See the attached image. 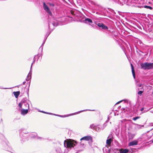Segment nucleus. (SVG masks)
Here are the masks:
<instances>
[{"instance_id": "18", "label": "nucleus", "mask_w": 153, "mask_h": 153, "mask_svg": "<svg viewBox=\"0 0 153 153\" xmlns=\"http://www.w3.org/2000/svg\"><path fill=\"white\" fill-rule=\"evenodd\" d=\"M131 68L132 69V72L133 75V77L135 79V72L134 71V67L132 64H131Z\"/></svg>"}, {"instance_id": "43", "label": "nucleus", "mask_w": 153, "mask_h": 153, "mask_svg": "<svg viewBox=\"0 0 153 153\" xmlns=\"http://www.w3.org/2000/svg\"><path fill=\"white\" fill-rule=\"evenodd\" d=\"M39 111L44 113H45V114H46V113H47V112H45V111Z\"/></svg>"}, {"instance_id": "38", "label": "nucleus", "mask_w": 153, "mask_h": 153, "mask_svg": "<svg viewBox=\"0 0 153 153\" xmlns=\"http://www.w3.org/2000/svg\"><path fill=\"white\" fill-rule=\"evenodd\" d=\"M36 137V135L35 134H31L30 135V137L31 138H35Z\"/></svg>"}, {"instance_id": "35", "label": "nucleus", "mask_w": 153, "mask_h": 153, "mask_svg": "<svg viewBox=\"0 0 153 153\" xmlns=\"http://www.w3.org/2000/svg\"><path fill=\"white\" fill-rule=\"evenodd\" d=\"M135 125H136L137 126V127L139 129L141 128V127H143L144 126L143 125L141 126V125H139L138 124H135Z\"/></svg>"}, {"instance_id": "19", "label": "nucleus", "mask_w": 153, "mask_h": 153, "mask_svg": "<svg viewBox=\"0 0 153 153\" xmlns=\"http://www.w3.org/2000/svg\"><path fill=\"white\" fill-rule=\"evenodd\" d=\"M53 29H48V30L47 31V33L45 36V38H46V39H47L48 36L53 31Z\"/></svg>"}, {"instance_id": "50", "label": "nucleus", "mask_w": 153, "mask_h": 153, "mask_svg": "<svg viewBox=\"0 0 153 153\" xmlns=\"http://www.w3.org/2000/svg\"><path fill=\"white\" fill-rule=\"evenodd\" d=\"M141 84H140L138 85L140 87L141 86Z\"/></svg>"}, {"instance_id": "37", "label": "nucleus", "mask_w": 153, "mask_h": 153, "mask_svg": "<svg viewBox=\"0 0 153 153\" xmlns=\"http://www.w3.org/2000/svg\"><path fill=\"white\" fill-rule=\"evenodd\" d=\"M48 4H49L50 6H52V7H54L55 6V4L53 3H48Z\"/></svg>"}, {"instance_id": "46", "label": "nucleus", "mask_w": 153, "mask_h": 153, "mask_svg": "<svg viewBox=\"0 0 153 153\" xmlns=\"http://www.w3.org/2000/svg\"><path fill=\"white\" fill-rule=\"evenodd\" d=\"M1 123H2V119H1V122H0V124H1Z\"/></svg>"}, {"instance_id": "1", "label": "nucleus", "mask_w": 153, "mask_h": 153, "mask_svg": "<svg viewBox=\"0 0 153 153\" xmlns=\"http://www.w3.org/2000/svg\"><path fill=\"white\" fill-rule=\"evenodd\" d=\"M141 68L144 70L153 69V63L146 62L141 64Z\"/></svg>"}, {"instance_id": "41", "label": "nucleus", "mask_w": 153, "mask_h": 153, "mask_svg": "<svg viewBox=\"0 0 153 153\" xmlns=\"http://www.w3.org/2000/svg\"><path fill=\"white\" fill-rule=\"evenodd\" d=\"M37 138L38 139H40L41 140H43L44 139V138H43L39 137H37Z\"/></svg>"}, {"instance_id": "44", "label": "nucleus", "mask_w": 153, "mask_h": 153, "mask_svg": "<svg viewBox=\"0 0 153 153\" xmlns=\"http://www.w3.org/2000/svg\"><path fill=\"white\" fill-rule=\"evenodd\" d=\"M46 114H53V113H48V112H47V113H46Z\"/></svg>"}, {"instance_id": "40", "label": "nucleus", "mask_w": 153, "mask_h": 153, "mask_svg": "<svg viewBox=\"0 0 153 153\" xmlns=\"http://www.w3.org/2000/svg\"><path fill=\"white\" fill-rule=\"evenodd\" d=\"M22 105H23V104L21 102L19 103L18 105L20 108H22Z\"/></svg>"}, {"instance_id": "4", "label": "nucleus", "mask_w": 153, "mask_h": 153, "mask_svg": "<svg viewBox=\"0 0 153 153\" xmlns=\"http://www.w3.org/2000/svg\"><path fill=\"white\" fill-rule=\"evenodd\" d=\"M104 30H106L107 33H108V34L112 35V36H113V35H114L116 38H117L118 37V33L117 31V29H110L109 30H107L108 29Z\"/></svg>"}, {"instance_id": "24", "label": "nucleus", "mask_w": 153, "mask_h": 153, "mask_svg": "<svg viewBox=\"0 0 153 153\" xmlns=\"http://www.w3.org/2000/svg\"><path fill=\"white\" fill-rule=\"evenodd\" d=\"M21 102L23 104L24 103H25L28 102L29 100H27L26 98H24L21 100Z\"/></svg>"}, {"instance_id": "60", "label": "nucleus", "mask_w": 153, "mask_h": 153, "mask_svg": "<svg viewBox=\"0 0 153 153\" xmlns=\"http://www.w3.org/2000/svg\"><path fill=\"white\" fill-rule=\"evenodd\" d=\"M96 13H97H97H97V12H96Z\"/></svg>"}, {"instance_id": "5", "label": "nucleus", "mask_w": 153, "mask_h": 153, "mask_svg": "<svg viewBox=\"0 0 153 153\" xmlns=\"http://www.w3.org/2000/svg\"><path fill=\"white\" fill-rule=\"evenodd\" d=\"M1 145L3 146V148L5 150L8 151H9L10 150V148L9 145V143L7 142L6 140L3 141L1 142Z\"/></svg>"}, {"instance_id": "52", "label": "nucleus", "mask_w": 153, "mask_h": 153, "mask_svg": "<svg viewBox=\"0 0 153 153\" xmlns=\"http://www.w3.org/2000/svg\"><path fill=\"white\" fill-rule=\"evenodd\" d=\"M19 86H20V85H18L17 86H17V87H19Z\"/></svg>"}, {"instance_id": "9", "label": "nucleus", "mask_w": 153, "mask_h": 153, "mask_svg": "<svg viewBox=\"0 0 153 153\" xmlns=\"http://www.w3.org/2000/svg\"><path fill=\"white\" fill-rule=\"evenodd\" d=\"M43 7L45 11L49 13H51L48 7L46 5L45 2L43 3Z\"/></svg>"}, {"instance_id": "55", "label": "nucleus", "mask_w": 153, "mask_h": 153, "mask_svg": "<svg viewBox=\"0 0 153 153\" xmlns=\"http://www.w3.org/2000/svg\"><path fill=\"white\" fill-rule=\"evenodd\" d=\"M122 109H123V110H125V108H122Z\"/></svg>"}, {"instance_id": "51", "label": "nucleus", "mask_w": 153, "mask_h": 153, "mask_svg": "<svg viewBox=\"0 0 153 153\" xmlns=\"http://www.w3.org/2000/svg\"><path fill=\"white\" fill-rule=\"evenodd\" d=\"M151 142H152V143H153V139L151 141Z\"/></svg>"}, {"instance_id": "21", "label": "nucleus", "mask_w": 153, "mask_h": 153, "mask_svg": "<svg viewBox=\"0 0 153 153\" xmlns=\"http://www.w3.org/2000/svg\"><path fill=\"white\" fill-rule=\"evenodd\" d=\"M20 92L19 91H14L13 92V94L16 98H17L18 97L20 94Z\"/></svg>"}, {"instance_id": "6", "label": "nucleus", "mask_w": 153, "mask_h": 153, "mask_svg": "<svg viewBox=\"0 0 153 153\" xmlns=\"http://www.w3.org/2000/svg\"><path fill=\"white\" fill-rule=\"evenodd\" d=\"M113 137L112 134H109L106 140V143L109 147L111 146V144L112 141L113 140Z\"/></svg>"}, {"instance_id": "15", "label": "nucleus", "mask_w": 153, "mask_h": 153, "mask_svg": "<svg viewBox=\"0 0 153 153\" xmlns=\"http://www.w3.org/2000/svg\"><path fill=\"white\" fill-rule=\"evenodd\" d=\"M55 151L57 153H62L61 148L58 146H55Z\"/></svg>"}, {"instance_id": "54", "label": "nucleus", "mask_w": 153, "mask_h": 153, "mask_svg": "<svg viewBox=\"0 0 153 153\" xmlns=\"http://www.w3.org/2000/svg\"><path fill=\"white\" fill-rule=\"evenodd\" d=\"M114 115H116V114H115L114 112Z\"/></svg>"}, {"instance_id": "7", "label": "nucleus", "mask_w": 153, "mask_h": 153, "mask_svg": "<svg viewBox=\"0 0 153 153\" xmlns=\"http://www.w3.org/2000/svg\"><path fill=\"white\" fill-rule=\"evenodd\" d=\"M95 23L96 25L101 29H108L106 26H105L101 22H95Z\"/></svg>"}, {"instance_id": "47", "label": "nucleus", "mask_w": 153, "mask_h": 153, "mask_svg": "<svg viewBox=\"0 0 153 153\" xmlns=\"http://www.w3.org/2000/svg\"><path fill=\"white\" fill-rule=\"evenodd\" d=\"M150 109V108L149 109L146 110L145 111H144V112H147V111H148Z\"/></svg>"}, {"instance_id": "59", "label": "nucleus", "mask_w": 153, "mask_h": 153, "mask_svg": "<svg viewBox=\"0 0 153 153\" xmlns=\"http://www.w3.org/2000/svg\"><path fill=\"white\" fill-rule=\"evenodd\" d=\"M122 33H121L122 34V35H123V34H122Z\"/></svg>"}, {"instance_id": "32", "label": "nucleus", "mask_w": 153, "mask_h": 153, "mask_svg": "<svg viewBox=\"0 0 153 153\" xmlns=\"http://www.w3.org/2000/svg\"><path fill=\"white\" fill-rule=\"evenodd\" d=\"M140 118V117L139 116L135 117H134L132 118V120H137L139 119Z\"/></svg>"}, {"instance_id": "58", "label": "nucleus", "mask_w": 153, "mask_h": 153, "mask_svg": "<svg viewBox=\"0 0 153 153\" xmlns=\"http://www.w3.org/2000/svg\"><path fill=\"white\" fill-rule=\"evenodd\" d=\"M30 83H29V86H30Z\"/></svg>"}, {"instance_id": "3", "label": "nucleus", "mask_w": 153, "mask_h": 153, "mask_svg": "<svg viewBox=\"0 0 153 153\" xmlns=\"http://www.w3.org/2000/svg\"><path fill=\"white\" fill-rule=\"evenodd\" d=\"M20 136L22 139V141L24 142L27 139L28 136L27 132L25 130L21 129L19 131Z\"/></svg>"}, {"instance_id": "30", "label": "nucleus", "mask_w": 153, "mask_h": 153, "mask_svg": "<svg viewBox=\"0 0 153 153\" xmlns=\"http://www.w3.org/2000/svg\"><path fill=\"white\" fill-rule=\"evenodd\" d=\"M96 126L94 124H93L90 125V127L91 128L94 130Z\"/></svg>"}, {"instance_id": "53", "label": "nucleus", "mask_w": 153, "mask_h": 153, "mask_svg": "<svg viewBox=\"0 0 153 153\" xmlns=\"http://www.w3.org/2000/svg\"><path fill=\"white\" fill-rule=\"evenodd\" d=\"M55 114H52V115H55Z\"/></svg>"}, {"instance_id": "2", "label": "nucleus", "mask_w": 153, "mask_h": 153, "mask_svg": "<svg viewBox=\"0 0 153 153\" xmlns=\"http://www.w3.org/2000/svg\"><path fill=\"white\" fill-rule=\"evenodd\" d=\"M65 141H64V145L65 147H67L69 148H70V149L72 148H74V146L76 145L77 142L76 141H75L74 140H71L69 142H66V144L65 143Z\"/></svg>"}, {"instance_id": "13", "label": "nucleus", "mask_w": 153, "mask_h": 153, "mask_svg": "<svg viewBox=\"0 0 153 153\" xmlns=\"http://www.w3.org/2000/svg\"><path fill=\"white\" fill-rule=\"evenodd\" d=\"M91 139V137L90 136H85L83 137L80 139V140H84L86 141L89 140Z\"/></svg>"}, {"instance_id": "45", "label": "nucleus", "mask_w": 153, "mask_h": 153, "mask_svg": "<svg viewBox=\"0 0 153 153\" xmlns=\"http://www.w3.org/2000/svg\"><path fill=\"white\" fill-rule=\"evenodd\" d=\"M122 101V100H121V101H120L118 102H117L116 103V104H119V103H120Z\"/></svg>"}, {"instance_id": "62", "label": "nucleus", "mask_w": 153, "mask_h": 153, "mask_svg": "<svg viewBox=\"0 0 153 153\" xmlns=\"http://www.w3.org/2000/svg\"><path fill=\"white\" fill-rule=\"evenodd\" d=\"M0 111H1V109H0Z\"/></svg>"}, {"instance_id": "20", "label": "nucleus", "mask_w": 153, "mask_h": 153, "mask_svg": "<svg viewBox=\"0 0 153 153\" xmlns=\"http://www.w3.org/2000/svg\"><path fill=\"white\" fill-rule=\"evenodd\" d=\"M129 151V150L127 149H120V153H127Z\"/></svg>"}, {"instance_id": "31", "label": "nucleus", "mask_w": 153, "mask_h": 153, "mask_svg": "<svg viewBox=\"0 0 153 153\" xmlns=\"http://www.w3.org/2000/svg\"><path fill=\"white\" fill-rule=\"evenodd\" d=\"M40 56L39 54H38L37 55H35L34 57V58H35L36 59H37V60L38 61V59H39Z\"/></svg>"}, {"instance_id": "16", "label": "nucleus", "mask_w": 153, "mask_h": 153, "mask_svg": "<svg viewBox=\"0 0 153 153\" xmlns=\"http://www.w3.org/2000/svg\"><path fill=\"white\" fill-rule=\"evenodd\" d=\"M31 72L32 71L31 70H30V71L29 72L28 75L27 76V78L26 79V81H29L31 79L32 75Z\"/></svg>"}, {"instance_id": "49", "label": "nucleus", "mask_w": 153, "mask_h": 153, "mask_svg": "<svg viewBox=\"0 0 153 153\" xmlns=\"http://www.w3.org/2000/svg\"><path fill=\"white\" fill-rule=\"evenodd\" d=\"M25 83H26V82H25V81H24V82H23V83H22V84H23V85H24V84H25Z\"/></svg>"}, {"instance_id": "22", "label": "nucleus", "mask_w": 153, "mask_h": 153, "mask_svg": "<svg viewBox=\"0 0 153 153\" xmlns=\"http://www.w3.org/2000/svg\"><path fill=\"white\" fill-rule=\"evenodd\" d=\"M47 39H46V38H45V37L44 39V41L42 43V44L41 46L40 47V48L39 49V50H41V51H42V49H43V46L44 44H45V42Z\"/></svg>"}, {"instance_id": "8", "label": "nucleus", "mask_w": 153, "mask_h": 153, "mask_svg": "<svg viewBox=\"0 0 153 153\" xmlns=\"http://www.w3.org/2000/svg\"><path fill=\"white\" fill-rule=\"evenodd\" d=\"M103 151L104 153H113L112 149H109L108 147H105L103 148Z\"/></svg>"}, {"instance_id": "57", "label": "nucleus", "mask_w": 153, "mask_h": 153, "mask_svg": "<svg viewBox=\"0 0 153 153\" xmlns=\"http://www.w3.org/2000/svg\"><path fill=\"white\" fill-rule=\"evenodd\" d=\"M113 35V36H114V35ZM113 37L114 38V36H113Z\"/></svg>"}, {"instance_id": "26", "label": "nucleus", "mask_w": 153, "mask_h": 153, "mask_svg": "<svg viewBox=\"0 0 153 153\" xmlns=\"http://www.w3.org/2000/svg\"><path fill=\"white\" fill-rule=\"evenodd\" d=\"M101 129V127L96 126L94 130L98 132H99L100 131Z\"/></svg>"}, {"instance_id": "48", "label": "nucleus", "mask_w": 153, "mask_h": 153, "mask_svg": "<svg viewBox=\"0 0 153 153\" xmlns=\"http://www.w3.org/2000/svg\"><path fill=\"white\" fill-rule=\"evenodd\" d=\"M144 108H142L141 109V111H142L144 110Z\"/></svg>"}, {"instance_id": "14", "label": "nucleus", "mask_w": 153, "mask_h": 153, "mask_svg": "<svg viewBox=\"0 0 153 153\" xmlns=\"http://www.w3.org/2000/svg\"><path fill=\"white\" fill-rule=\"evenodd\" d=\"M135 135L134 134L130 132H128V136L129 139L131 140L133 139Z\"/></svg>"}, {"instance_id": "56", "label": "nucleus", "mask_w": 153, "mask_h": 153, "mask_svg": "<svg viewBox=\"0 0 153 153\" xmlns=\"http://www.w3.org/2000/svg\"><path fill=\"white\" fill-rule=\"evenodd\" d=\"M58 115V114H55V116H57V115Z\"/></svg>"}, {"instance_id": "10", "label": "nucleus", "mask_w": 153, "mask_h": 153, "mask_svg": "<svg viewBox=\"0 0 153 153\" xmlns=\"http://www.w3.org/2000/svg\"><path fill=\"white\" fill-rule=\"evenodd\" d=\"M83 22L85 23L90 25L92 23V21L90 19L85 18V20H83Z\"/></svg>"}, {"instance_id": "28", "label": "nucleus", "mask_w": 153, "mask_h": 153, "mask_svg": "<svg viewBox=\"0 0 153 153\" xmlns=\"http://www.w3.org/2000/svg\"><path fill=\"white\" fill-rule=\"evenodd\" d=\"M143 7L146 9H149L151 10H152L153 9V8L152 7L147 5H144L143 6Z\"/></svg>"}, {"instance_id": "23", "label": "nucleus", "mask_w": 153, "mask_h": 153, "mask_svg": "<svg viewBox=\"0 0 153 153\" xmlns=\"http://www.w3.org/2000/svg\"><path fill=\"white\" fill-rule=\"evenodd\" d=\"M47 39H46V38H45V37L44 39V41L42 43V44L41 46L40 47V48L39 49V50H41V51H42V49H43V46L44 44H45V42Z\"/></svg>"}, {"instance_id": "61", "label": "nucleus", "mask_w": 153, "mask_h": 153, "mask_svg": "<svg viewBox=\"0 0 153 153\" xmlns=\"http://www.w3.org/2000/svg\"><path fill=\"white\" fill-rule=\"evenodd\" d=\"M118 114H117V115H118Z\"/></svg>"}, {"instance_id": "17", "label": "nucleus", "mask_w": 153, "mask_h": 153, "mask_svg": "<svg viewBox=\"0 0 153 153\" xmlns=\"http://www.w3.org/2000/svg\"><path fill=\"white\" fill-rule=\"evenodd\" d=\"M94 111L95 110H89V109H85V110H81V111H78V112H76V113H73V114H71L69 115V116H71V115H75V114H79L80 112H83V111Z\"/></svg>"}, {"instance_id": "27", "label": "nucleus", "mask_w": 153, "mask_h": 153, "mask_svg": "<svg viewBox=\"0 0 153 153\" xmlns=\"http://www.w3.org/2000/svg\"><path fill=\"white\" fill-rule=\"evenodd\" d=\"M146 30V32L147 33H148V32H149V33H152V32H151V30L152 29H144V30ZM145 34L146 35L148 36H149V34H148L146 33H145Z\"/></svg>"}, {"instance_id": "12", "label": "nucleus", "mask_w": 153, "mask_h": 153, "mask_svg": "<svg viewBox=\"0 0 153 153\" xmlns=\"http://www.w3.org/2000/svg\"><path fill=\"white\" fill-rule=\"evenodd\" d=\"M28 109H29L27 108L26 109H22L21 110V114L23 115H25L28 112Z\"/></svg>"}, {"instance_id": "33", "label": "nucleus", "mask_w": 153, "mask_h": 153, "mask_svg": "<svg viewBox=\"0 0 153 153\" xmlns=\"http://www.w3.org/2000/svg\"><path fill=\"white\" fill-rule=\"evenodd\" d=\"M107 126V124L106 123H105L103 124L102 127H101V130H103Z\"/></svg>"}, {"instance_id": "39", "label": "nucleus", "mask_w": 153, "mask_h": 153, "mask_svg": "<svg viewBox=\"0 0 153 153\" xmlns=\"http://www.w3.org/2000/svg\"><path fill=\"white\" fill-rule=\"evenodd\" d=\"M143 91H139L138 92V94H139V95H141V94H142L143 93Z\"/></svg>"}, {"instance_id": "11", "label": "nucleus", "mask_w": 153, "mask_h": 153, "mask_svg": "<svg viewBox=\"0 0 153 153\" xmlns=\"http://www.w3.org/2000/svg\"><path fill=\"white\" fill-rule=\"evenodd\" d=\"M138 141L137 140H134L128 143V146H133L137 145Z\"/></svg>"}, {"instance_id": "34", "label": "nucleus", "mask_w": 153, "mask_h": 153, "mask_svg": "<svg viewBox=\"0 0 153 153\" xmlns=\"http://www.w3.org/2000/svg\"><path fill=\"white\" fill-rule=\"evenodd\" d=\"M36 59L35 58H33V61L32 62V63L31 64V67H30V70H31V69H32V65L33 64H34V63H35V62L36 61Z\"/></svg>"}, {"instance_id": "63", "label": "nucleus", "mask_w": 153, "mask_h": 153, "mask_svg": "<svg viewBox=\"0 0 153 153\" xmlns=\"http://www.w3.org/2000/svg\"><path fill=\"white\" fill-rule=\"evenodd\" d=\"M122 30V29H120V30Z\"/></svg>"}, {"instance_id": "42", "label": "nucleus", "mask_w": 153, "mask_h": 153, "mask_svg": "<svg viewBox=\"0 0 153 153\" xmlns=\"http://www.w3.org/2000/svg\"><path fill=\"white\" fill-rule=\"evenodd\" d=\"M0 88L1 89H9V88H4L3 87V86H0Z\"/></svg>"}, {"instance_id": "36", "label": "nucleus", "mask_w": 153, "mask_h": 153, "mask_svg": "<svg viewBox=\"0 0 153 153\" xmlns=\"http://www.w3.org/2000/svg\"><path fill=\"white\" fill-rule=\"evenodd\" d=\"M68 116V115H58H58H57V116H58V117H67Z\"/></svg>"}, {"instance_id": "25", "label": "nucleus", "mask_w": 153, "mask_h": 153, "mask_svg": "<svg viewBox=\"0 0 153 153\" xmlns=\"http://www.w3.org/2000/svg\"><path fill=\"white\" fill-rule=\"evenodd\" d=\"M24 103V104H23V107L24 108H27V109L29 108V105L28 104V102H27V103Z\"/></svg>"}, {"instance_id": "29", "label": "nucleus", "mask_w": 153, "mask_h": 153, "mask_svg": "<svg viewBox=\"0 0 153 153\" xmlns=\"http://www.w3.org/2000/svg\"><path fill=\"white\" fill-rule=\"evenodd\" d=\"M52 24L54 27H56L58 25V23L57 22H52Z\"/></svg>"}]
</instances>
